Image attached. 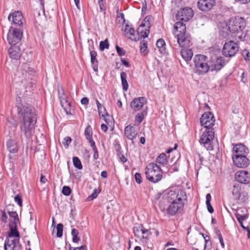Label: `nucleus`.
Returning a JSON list of instances; mask_svg holds the SVG:
<instances>
[{
    "label": "nucleus",
    "mask_w": 250,
    "mask_h": 250,
    "mask_svg": "<svg viewBox=\"0 0 250 250\" xmlns=\"http://www.w3.org/2000/svg\"><path fill=\"white\" fill-rule=\"evenodd\" d=\"M109 46V44L107 39L104 41H101L100 42L99 48L101 51H104L105 49H108Z\"/></svg>",
    "instance_id": "obj_40"
},
{
    "label": "nucleus",
    "mask_w": 250,
    "mask_h": 250,
    "mask_svg": "<svg viewBox=\"0 0 250 250\" xmlns=\"http://www.w3.org/2000/svg\"><path fill=\"white\" fill-rule=\"evenodd\" d=\"M10 232L9 234L10 237H19L20 234L17 230V225L9 224Z\"/></svg>",
    "instance_id": "obj_33"
},
{
    "label": "nucleus",
    "mask_w": 250,
    "mask_h": 250,
    "mask_svg": "<svg viewBox=\"0 0 250 250\" xmlns=\"http://www.w3.org/2000/svg\"><path fill=\"white\" fill-rule=\"evenodd\" d=\"M225 61L224 57H218L216 58V62H224Z\"/></svg>",
    "instance_id": "obj_62"
},
{
    "label": "nucleus",
    "mask_w": 250,
    "mask_h": 250,
    "mask_svg": "<svg viewBox=\"0 0 250 250\" xmlns=\"http://www.w3.org/2000/svg\"><path fill=\"white\" fill-rule=\"evenodd\" d=\"M235 179L240 183L247 184L250 182V174L245 170H239L235 174Z\"/></svg>",
    "instance_id": "obj_14"
},
{
    "label": "nucleus",
    "mask_w": 250,
    "mask_h": 250,
    "mask_svg": "<svg viewBox=\"0 0 250 250\" xmlns=\"http://www.w3.org/2000/svg\"><path fill=\"white\" fill-rule=\"evenodd\" d=\"M7 148L10 153H16L18 149L19 146L17 142L12 139L9 140L7 142Z\"/></svg>",
    "instance_id": "obj_25"
},
{
    "label": "nucleus",
    "mask_w": 250,
    "mask_h": 250,
    "mask_svg": "<svg viewBox=\"0 0 250 250\" xmlns=\"http://www.w3.org/2000/svg\"><path fill=\"white\" fill-rule=\"evenodd\" d=\"M125 135L127 139L131 140L133 144L134 140L138 135L137 130L134 126L128 125L125 127L124 129Z\"/></svg>",
    "instance_id": "obj_16"
},
{
    "label": "nucleus",
    "mask_w": 250,
    "mask_h": 250,
    "mask_svg": "<svg viewBox=\"0 0 250 250\" xmlns=\"http://www.w3.org/2000/svg\"><path fill=\"white\" fill-rule=\"evenodd\" d=\"M227 26L230 32L239 33L245 27L244 19L238 17H232L230 19Z\"/></svg>",
    "instance_id": "obj_7"
},
{
    "label": "nucleus",
    "mask_w": 250,
    "mask_h": 250,
    "mask_svg": "<svg viewBox=\"0 0 250 250\" xmlns=\"http://www.w3.org/2000/svg\"><path fill=\"white\" fill-rule=\"evenodd\" d=\"M101 129L104 132H106L107 130V129H108L107 126L106 125L104 124H103L101 125Z\"/></svg>",
    "instance_id": "obj_59"
},
{
    "label": "nucleus",
    "mask_w": 250,
    "mask_h": 250,
    "mask_svg": "<svg viewBox=\"0 0 250 250\" xmlns=\"http://www.w3.org/2000/svg\"><path fill=\"white\" fill-rule=\"evenodd\" d=\"M147 43L145 42H141V45H140V51L142 53H143L144 54L146 53L147 52Z\"/></svg>",
    "instance_id": "obj_43"
},
{
    "label": "nucleus",
    "mask_w": 250,
    "mask_h": 250,
    "mask_svg": "<svg viewBox=\"0 0 250 250\" xmlns=\"http://www.w3.org/2000/svg\"><path fill=\"white\" fill-rule=\"evenodd\" d=\"M84 134L85 135V137L87 140L90 139L92 137V128L90 125H88L84 131Z\"/></svg>",
    "instance_id": "obj_39"
},
{
    "label": "nucleus",
    "mask_w": 250,
    "mask_h": 250,
    "mask_svg": "<svg viewBox=\"0 0 250 250\" xmlns=\"http://www.w3.org/2000/svg\"><path fill=\"white\" fill-rule=\"evenodd\" d=\"M80 240V238L78 236V235L72 236V241L74 243H77Z\"/></svg>",
    "instance_id": "obj_60"
},
{
    "label": "nucleus",
    "mask_w": 250,
    "mask_h": 250,
    "mask_svg": "<svg viewBox=\"0 0 250 250\" xmlns=\"http://www.w3.org/2000/svg\"><path fill=\"white\" fill-rule=\"evenodd\" d=\"M97 193L96 191V190H94L93 192L87 197V200L88 201H91V200H93L94 199L96 198L97 197Z\"/></svg>",
    "instance_id": "obj_52"
},
{
    "label": "nucleus",
    "mask_w": 250,
    "mask_h": 250,
    "mask_svg": "<svg viewBox=\"0 0 250 250\" xmlns=\"http://www.w3.org/2000/svg\"><path fill=\"white\" fill-rule=\"evenodd\" d=\"M244 190L241 186L239 184H234L231 189V193L233 199L238 196Z\"/></svg>",
    "instance_id": "obj_28"
},
{
    "label": "nucleus",
    "mask_w": 250,
    "mask_h": 250,
    "mask_svg": "<svg viewBox=\"0 0 250 250\" xmlns=\"http://www.w3.org/2000/svg\"><path fill=\"white\" fill-rule=\"evenodd\" d=\"M149 27H146L145 23H141L137 29V34H135L133 28L126 25L124 30L125 36L133 41H137L140 37L145 39L148 37L149 33Z\"/></svg>",
    "instance_id": "obj_4"
},
{
    "label": "nucleus",
    "mask_w": 250,
    "mask_h": 250,
    "mask_svg": "<svg viewBox=\"0 0 250 250\" xmlns=\"http://www.w3.org/2000/svg\"><path fill=\"white\" fill-rule=\"evenodd\" d=\"M174 29L177 32V42L182 47H189L191 45V37L186 33V24L181 21H177L174 25Z\"/></svg>",
    "instance_id": "obj_3"
},
{
    "label": "nucleus",
    "mask_w": 250,
    "mask_h": 250,
    "mask_svg": "<svg viewBox=\"0 0 250 250\" xmlns=\"http://www.w3.org/2000/svg\"><path fill=\"white\" fill-rule=\"evenodd\" d=\"M17 106L21 130L26 138H31L34 132L37 120L34 108L28 105H20L19 104Z\"/></svg>",
    "instance_id": "obj_2"
},
{
    "label": "nucleus",
    "mask_w": 250,
    "mask_h": 250,
    "mask_svg": "<svg viewBox=\"0 0 250 250\" xmlns=\"http://www.w3.org/2000/svg\"><path fill=\"white\" fill-rule=\"evenodd\" d=\"M134 176H135V179L136 182L138 184H141L142 182V176H141V174L137 172L135 174Z\"/></svg>",
    "instance_id": "obj_50"
},
{
    "label": "nucleus",
    "mask_w": 250,
    "mask_h": 250,
    "mask_svg": "<svg viewBox=\"0 0 250 250\" xmlns=\"http://www.w3.org/2000/svg\"><path fill=\"white\" fill-rule=\"evenodd\" d=\"M22 35V32L20 29L10 27L7 37L9 43L12 46L15 45L21 40Z\"/></svg>",
    "instance_id": "obj_8"
},
{
    "label": "nucleus",
    "mask_w": 250,
    "mask_h": 250,
    "mask_svg": "<svg viewBox=\"0 0 250 250\" xmlns=\"http://www.w3.org/2000/svg\"><path fill=\"white\" fill-rule=\"evenodd\" d=\"M242 55L246 61H250V52L247 50H245L242 52Z\"/></svg>",
    "instance_id": "obj_46"
},
{
    "label": "nucleus",
    "mask_w": 250,
    "mask_h": 250,
    "mask_svg": "<svg viewBox=\"0 0 250 250\" xmlns=\"http://www.w3.org/2000/svg\"><path fill=\"white\" fill-rule=\"evenodd\" d=\"M60 102L62 107L69 106L70 103L67 100L66 96L63 93V89L58 90Z\"/></svg>",
    "instance_id": "obj_29"
},
{
    "label": "nucleus",
    "mask_w": 250,
    "mask_h": 250,
    "mask_svg": "<svg viewBox=\"0 0 250 250\" xmlns=\"http://www.w3.org/2000/svg\"><path fill=\"white\" fill-rule=\"evenodd\" d=\"M209 70L208 63H194V72L198 75H203Z\"/></svg>",
    "instance_id": "obj_20"
},
{
    "label": "nucleus",
    "mask_w": 250,
    "mask_h": 250,
    "mask_svg": "<svg viewBox=\"0 0 250 250\" xmlns=\"http://www.w3.org/2000/svg\"><path fill=\"white\" fill-rule=\"evenodd\" d=\"M147 103L146 99L144 97L134 98L130 103V106L134 111L140 110Z\"/></svg>",
    "instance_id": "obj_12"
},
{
    "label": "nucleus",
    "mask_w": 250,
    "mask_h": 250,
    "mask_svg": "<svg viewBox=\"0 0 250 250\" xmlns=\"http://www.w3.org/2000/svg\"><path fill=\"white\" fill-rule=\"evenodd\" d=\"M194 16V11L189 7H184L178 11L176 18L178 20L187 22L190 20Z\"/></svg>",
    "instance_id": "obj_9"
},
{
    "label": "nucleus",
    "mask_w": 250,
    "mask_h": 250,
    "mask_svg": "<svg viewBox=\"0 0 250 250\" xmlns=\"http://www.w3.org/2000/svg\"><path fill=\"white\" fill-rule=\"evenodd\" d=\"M239 47L237 43L233 41H229L225 43L223 48V54L224 56L231 57L238 51Z\"/></svg>",
    "instance_id": "obj_10"
},
{
    "label": "nucleus",
    "mask_w": 250,
    "mask_h": 250,
    "mask_svg": "<svg viewBox=\"0 0 250 250\" xmlns=\"http://www.w3.org/2000/svg\"><path fill=\"white\" fill-rule=\"evenodd\" d=\"M91 62H94L96 60L97 53L95 51L90 52Z\"/></svg>",
    "instance_id": "obj_51"
},
{
    "label": "nucleus",
    "mask_w": 250,
    "mask_h": 250,
    "mask_svg": "<svg viewBox=\"0 0 250 250\" xmlns=\"http://www.w3.org/2000/svg\"><path fill=\"white\" fill-rule=\"evenodd\" d=\"M214 138V128L205 129L200 137L199 142L203 144L207 150H211L213 149L212 141Z\"/></svg>",
    "instance_id": "obj_6"
},
{
    "label": "nucleus",
    "mask_w": 250,
    "mask_h": 250,
    "mask_svg": "<svg viewBox=\"0 0 250 250\" xmlns=\"http://www.w3.org/2000/svg\"><path fill=\"white\" fill-rule=\"evenodd\" d=\"M178 170V167L177 166V163H175L173 165L171 166L168 169V172L171 173L175 171H177Z\"/></svg>",
    "instance_id": "obj_45"
},
{
    "label": "nucleus",
    "mask_w": 250,
    "mask_h": 250,
    "mask_svg": "<svg viewBox=\"0 0 250 250\" xmlns=\"http://www.w3.org/2000/svg\"><path fill=\"white\" fill-rule=\"evenodd\" d=\"M211 199V195L209 193H208L206 195V203H210V201Z\"/></svg>",
    "instance_id": "obj_61"
},
{
    "label": "nucleus",
    "mask_w": 250,
    "mask_h": 250,
    "mask_svg": "<svg viewBox=\"0 0 250 250\" xmlns=\"http://www.w3.org/2000/svg\"><path fill=\"white\" fill-rule=\"evenodd\" d=\"M224 66L223 63H214L209 65V70L211 71L220 70Z\"/></svg>",
    "instance_id": "obj_37"
},
{
    "label": "nucleus",
    "mask_w": 250,
    "mask_h": 250,
    "mask_svg": "<svg viewBox=\"0 0 250 250\" xmlns=\"http://www.w3.org/2000/svg\"><path fill=\"white\" fill-rule=\"evenodd\" d=\"M181 55L183 59L186 61H189L193 56V52L191 49H182Z\"/></svg>",
    "instance_id": "obj_26"
},
{
    "label": "nucleus",
    "mask_w": 250,
    "mask_h": 250,
    "mask_svg": "<svg viewBox=\"0 0 250 250\" xmlns=\"http://www.w3.org/2000/svg\"><path fill=\"white\" fill-rule=\"evenodd\" d=\"M167 163L168 160L167 155L164 153H162L156 158L155 164H159L160 166H165L167 164Z\"/></svg>",
    "instance_id": "obj_27"
},
{
    "label": "nucleus",
    "mask_w": 250,
    "mask_h": 250,
    "mask_svg": "<svg viewBox=\"0 0 250 250\" xmlns=\"http://www.w3.org/2000/svg\"><path fill=\"white\" fill-rule=\"evenodd\" d=\"M116 49L117 53L120 56H122L125 54V51L118 45L116 46Z\"/></svg>",
    "instance_id": "obj_49"
},
{
    "label": "nucleus",
    "mask_w": 250,
    "mask_h": 250,
    "mask_svg": "<svg viewBox=\"0 0 250 250\" xmlns=\"http://www.w3.org/2000/svg\"><path fill=\"white\" fill-rule=\"evenodd\" d=\"M232 158L234 164L238 167L245 168L250 164V161L246 156H232Z\"/></svg>",
    "instance_id": "obj_17"
},
{
    "label": "nucleus",
    "mask_w": 250,
    "mask_h": 250,
    "mask_svg": "<svg viewBox=\"0 0 250 250\" xmlns=\"http://www.w3.org/2000/svg\"><path fill=\"white\" fill-rule=\"evenodd\" d=\"M8 213L11 219L9 224H14V225H18L20 223L18 215L16 211H9Z\"/></svg>",
    "instance_id": "obj_30"
},
{
    "label": "nucleus",
    "mask_w": 250,
    "mask_h": 250,
    "mask_svg": "<svg viewBox=\"0 0 250 250\" xmlns=\"http://www.w3.org/2000/svg\"><path fill=\"white\" fill-rule=\"evenodd\" d=\"M79 233V231L77 229H73L71 230V235L72 236L78 235Z\"/></svg>",
    "instance_id": "obj_58"
},
{
    "label": "nucleus",
    "mask_w": 250,
    "mask_h": 250,
    "mask_svg": "<svg viewBox=\"0 0 250 250\" xmlns=\"http://www.w3.org/2000/svg\"><path fill=\"white\" fill-rule=\"evenodd\" d=\"M206 205H207V207L208 210V212L211 213H212L214 211V209H213L212 207L211 206L210 203H206Z\"/></svg>",
    "instance_id": "obj_56"
},
{
    "label": "nucleus",
    "mask_w": 250,
    "mask_h": 250,
    "mask_svg": "<svg viewBox=\"0 0 250 250\" xmlns=\"http://www.w3.org/2000/svg\"><path fill=\"white\" fill-rule=\"evenodd\" d=\"M147 115L146 109L145 110L139 112L137 114L135 117L134 122L136 124L139 125L140 124L145 118V117Z\"/></svg>",
    "instance_id": "obj_32"
},
{
    "label": "nucleus",
    "mask_w": 250,
    "mask_h": 250,
    "mask_svg": "<svg viewBox=\"0 0 250 250\" xmlns=\"http://www.w3.org/2000/svg\"><path fill=\"white\" fill-rule=\"evenodd\" d=\"M10 57L14 60H18L21 57V50L18 46H11L8 49Z\"/></svg>",
    "instance_id": "obj_22"
},
{
    "label": "nucleus",
    "mask_w": 250,
    "mask_h": 250,
    "mask_svg": "<svg viewBox=\"0 0 250 250\" xmlns=\"http://www.w3.org/2000/svg\"><path fill=\"white\" fill-rule=\"evenodd\" d=\"M88 141L90 143V146L92 147L93 149L94 148H96L95 143L94 141L92 140V138L90 139H89Z\"/></svg>",
    "instance_id": "obj_63"
},
{
    "label": "nucleus",
    "mask_w": 250,
    "mask_h": 250,
    "mask_svg": "<svg viewBox=\"0 0 250 250\" xmlns=\"http://www.w3.org/2000/svg\"><path fill=\"white\" fill-rule=\"evenodd\" d=\"M69 250H82L83 249V247L81 246L79 247L72 248L71 247L70 245H69Z\"/></svg>",
    "instance_id": "obj_57"
},
{
    "label": "nucleus",
    "mask_w": 250,
    "mask_h": 250,
    "mask_svg": "<svg viewBox=\"0 0 250 250\" xmlns=\"http://www.w3.org/2000/svg\"><path fill=\"white\" fill-rule=\"evenodd\" d=\"M1 217L0 220L2 222H3L4 224L7 223V216L4 210H1Z\"/></svg>",
    "instance_id": "obj_47"
},
{
    "label": "nucleus",
    "mask_w": 250,
    "mask_h": 250,
    "mask_svg": "<svg viewBox=\"0 0 250 250\" xmlns=\"http://www.w3.org/2000/svg\"><path fill=\"white\" fill-rule=\"evenodd\" d=\"M71 192V189L70 187L68 186H64L62 189V193L63 195L65 196H68L70 194Z\"/></svg>",
    "instance_id": "obj_42"
},
{
    "label": "nucleus",
    "mask_w": 250,
    "mask_h": 250,
    "mask_svg": "<svg viewBox=\"0 0 250 250\" xmlns=\"http://www.w3.org/2000/svg\"><path fill=\"white\" fill-rule=\"evenodd\" d=\"M8 20L9 21H12L15 24L21 26L23 24V16L21 11H15L13 13H10L8 17Z\"/></svg>",
    "instance_id": "obj_19"
},
{
    "label": "nucleus",
    "mask_w": 250,
    "mask_h": 250,
    "mask_svg": "<svg viewBox=\"0 0 250 250\" xmlns=\"http://www.w3.org/2000/svg\"><path fill=\"white\" fill-rule=\"evenodd\" d=\"M100 9L101 11H104L106 10V2L105 0H104L103 1L98 2Z\"/></svg>",
    "instance_id": "obj_48"
},
{
    "label": "nucleus",
    "mask_w": 250,
    "mask_h": 250,
    "mask_svg": "<svg viewBox=\"0 0 250 250\" xmlns=\"http://www.w3.org/2000/svg\"><path fill=\"white\" fill-rule=\"evenodd\" d=\"M232 156L240 157L246 156L249 153V149L244 145L240 144L234 146L232 149Z\"/></svg>",
    "instance_id": "obj_18"
},
{
    "label": "nucleus",
    "mask_w": 250,
    "mask_h": 250,
    "mask_svg": "<svg viewBox=\"0 0 250 250\" xmlns=\"http://www.w3.org/2000/svg\"><path fill=\"white\" fill-rule=\"evenodd\" d=\"M145 174L146 179L154 183L160 181L163 177L160 167L154 163H150L146 166Z\"/></svg>",
    "instance_id": "obj_5"
},
{
    "label": "nucleus",
    "mask_w": 250,
    "mask_h": 250,
    "mask_svg": "<svg viewBox=\"0 0 250 250\" xmlns=\"http://www.w3.org/2000/svg\"><path fill=\"white\" fill-rule=\"evenodd\" d=\"M121 78L122 80V84L123 86V88L124 91H127L128 88V83L126 80L127 75L124 72H122L121 73Z\"/></svg>",
    "instance_id": "obj_34"
},
{
    "label": "nucleus",
    "mask_w": 250,
    "mask_h": 250,
    "mask_svg": "<svg viewBox=\"0 0 250 250\" xmlns=\"http://www.w3.org/2000/svg\"><path fill=\"white\" fill-rule=\"evenodd\" d=\"M186 192L181 189L169 190L160 201L159 207L162 211L166 209L167 202L170 204L167 208L168 214L174 216L180 213L183 210L187 200Z\"/></svg>",
    "instance_id": "obj_1"
},
{
    "label": "nucleus",
    "mask_w": 250,
    "mask_h": 250,
    "mask_svg": "<svg viewBox=\"0 0 250 250\" xmlns=\"http://www.w3.org/2000/svg\"><path fill=\"white\" fill-rule=\"evenodd\" d=\"M56 229L57 231V236L58 237H61L62 235L63 225L61 223L58 224Z\"/></svg>",
    "instance_id": "obj_41"
},
{
    "label": "nucleus",
    "mask_w": 250,
    "mask_h": 250,
    "mask_svg": "<svg viewBox=\"0 0 250 250\" xmlns=\"http://www.w3.org/2000/svg\"><path fill=\"white\" fill-rule=\"evenodd\" d=\"M81 104L84 105H87L88 104L89 100L86 97L83 98L81 101Z\"/></svg>",
    "instance_id": "obj_55"
},
{
    "label": "nucleus",
    "mask_w": 250,
    "mask_h": 250,
    "mask_svg": "<svg viewBox=\"0 0 250 250\" xmlns=\"http://www.w3.org/2000/svg\"><path fill=\"white\" fill-rule=\"evenodd\" d=\"M216 3L215 0H198L197 7L203 12L210 10Z\"/></svg>",
    "instance_id": "obj_13"
},
{
    "label": "nucleus",
    "mask_w": 250,
    "mask_h": 250,
    "mask_svg": "<svg viewBox=\"0 0 250 250\" xmlns=\"http://www.w3.org/2000/svg\"><path fill=\"white\" fill-rule=\"evenodd\" d=\"M133 232L135 235L140 240L147 238L149 235V230L139 225L133 228Z\"/></svg>",
    "instance_id": "obj_15"
},
{
    "label": "nucleus",
    "mask_w": 250,
    "mask_h": 250,
    "mask_svg": "<svg viewBox=\"0 0 250 250\" xmlns=\"http://www.w3.org/2000/svg\"><path fill=\"white\" fill-rule=\"evenodd\" d=\"M94 154H93V158L95 160H97L98 158L99 155H98V149L96 148H94L93 149Z\"/></svg>",
    "instance_id": "obj_54"
},
{
    "label": "nucleus",
    "mask_w": 250,
    "mask_h": 250,
    "mask_svg": "<svg viewBox=\"0 0 250 250\" xmlns=\"http://www.w3.org/2000/svg\"><path fill=\"white\" fill-rule=\"evenodd\" d=\"M18 240L14 239L10 241L6 239L4 243V249L5 250H21V246L18 244Z\"/></svg>",
    "instance_id": "obj_21"
},
{
    "label": "nucleus",
    "mask_w": 250,
    "mask_h": 250,
    "mask_svg": "<svg viewBox=\"0 0 250 250\" xmlns=\"http://www.w3.org/2000/svg\"><path fill=\"white\" fill-rule=\"evenodd\" d=\"M15 201L17 203L18 205L20 207L22 206V201L21 199V196L20 194H18L14 197Z\"/></svg>",
    "instance_id": "obj_44"
},
{
    "label": "nucleus",
    "mask_w": 250,
    "mask_h": 250,
    "mask_svg": "<svg viewBox=\"0 0 250 250\" xmlns=\"http://www.w3.org/2000/svg\"><path fill=\"white\" fill-rule=\"evenodd\" d=\"M73 163L74 167L79 169H81L83 168V166L81 163V162L79 158L77 157H74L73 158Z\"/></svg>",
    "instance_id": "obj_38"
},
{
    "label": "nucleus",
    "mask_w": 250,
    "mask_h": 250,
    "mask_svg": "<svg viewBox=\"0 0 250 250\" xmlns=\"http://www.w3.org/2000/svg\"><path fill=\"white\" fill-rule=\"evenodd\" d=\"M71 138L70 137H66L64 138L62 142L64 146H68V145L71 143Z\"/></svg>",
    "instance_id": "obj_53"
},
{
    "label": "nucleus",
    "mask_w": 250,
    "mask_h": 250,
    "mask_svg": "<svg viewBox=\"0 0 250 250\" xmlns=\"http://www.w3.org/2000/svg\"><path fill=\"white\" fill-rule=\"evenodd\" d=\"M238 204L244 205L249 201V196L247 192L243 191L238 196L233 199Z\"/></svg>",
    "instance_id": "obj_23"
},
{
    "label": "nucleus",
    "mask_w": 250,
    "mask_h": 250,
    "mask_svg": "<svg viewBox=\"0 0 250 250\" xmlns=\"http://www.w3.org/2000/svg\"><path fill=\"white\" fill-rule=\"evenodd\" d=\"M201 125L205 129L213 128L215 125V119L214 115L210 112L203 114L200 120Z\"/></svg>",
    "instance_id": "obj_11"
},
{
    "label": "nucleus",
    "mask_w": 250,
    "mask_h": 250,
    "mask_svg": "<svg viewBox=\"0 0 250 250\" xmlns=\"http://www.w3.org/2000/svg\"><path fill=\"white\" fill-rule=\"evenodd\" d=\"M98 111L100 118H104L105 121L107 122V120L106 119H105V116H108L109 114L106 111L105 107L104 106H102L101 107H99V108L98 109Z\"/></svg>",
    "instance_id": "obj_35"
},
{
    "label": "nucleus",
    "mask_w": 250,
    "mask_h": 250,
    "mask_svg": "<svg viewBox=\"0 0 250 250\" xmlns=\"http://www.w3.org/2000/svg\"><path fill=\"white\" fill-rule=\"evenodd\" d=\"M207 59V57L204 55H196L194 58V62H203L208 61Z\"/></svg>",
    "instance_id": "obj_36"
},
{
    "label": "nucleus",
    "mask_w": 250,
    "mask_h": 250,
    "mask_svg": "<svg viewBox=\"0 0 250 250\" xmlns=\"http://www.w3.org/2000/svg\"><path fill=\"white\" fill-rule=\"evenodd\" d=\"M156 46L159 51L162 54H165L166 52V43L165 41L162 39H159L156 42Z\"/></svg>",
    "instance_id": "obj_31"
},
{
    "label": "nucleus",
    "mask_w": 250,
    "mask_h": 250,
    "mask_svg": "<svg viewBox=\"0 0 250 250\" xmlns=\"http://www.w3.org/2000/svg\"><path fill=\"white\" fill-rule=\"evenodd\" d=\"M235 215L238 221H240L242 219H246L248 217V210L245 208H238L236 210Z\"/></svg>",
    "instance_id": "obj_24"
},
{
    "label": "nucleus",
    "mask_w": 250,
    "mask_h": 250,
    "mask_svg": "<svg viewBox=\"0 0 250 250\" xmlns=\"http://www.w3.org/2000/svg\"><path fill=\"white\" fill-rule=\"evenodd\" d=\"M92 67L93 70L96 72H98V65L97 63H92Z\"/></svg>",
    "instance_id": "obj_64"
}]
</instances>
